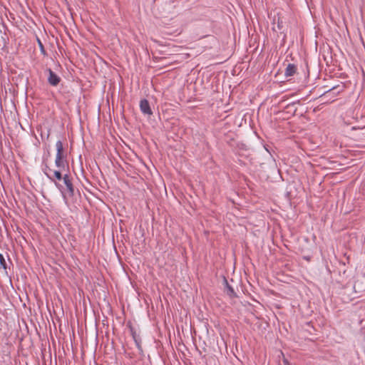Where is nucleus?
I'll return each instance as SVG.
<instances>
[{
    "label": "nucleus",
    "mask_w": 365,
    "mask_h": 365,
    "mask_svg": "<svg viewBox=\"0 0 365 365\" xmlns=\"http://www.w3.org/2000/svg\"><path fill=\"white\" fill-rule=\"evenodd\" d=\"M297 71V67L294 64L289 63L285 69L284 75L287 77L292 76Z\"/></svg>",
    "instance_id": "nucleus-6"
},
{
    "label": "nucleus",
    "mask_w": 365,
    "mask_h": 365,
    "mask_svg": "<svg viewBox=\"0 0 365 365\" xmlns=\"http://www.w3.org/2000/svg\"><path fill=\"white\" fill-rule=\"evenodd\" d=\"M56 155L55 160L56 166L59 168L60 170H64L66 167L68 166V163L65 160L64 150L61 140H58L56 143Z\"/></svg>",
    "instance_id": "nucleus-1"
},
{
    "label": "nucleus",
    "mask_w": 365,
    "mask_h": 365,
    "mask_svg": "<svg viewBox=\"0 0 365 365\" xmlns=\"http://www.w3.org/2000/svg\"><path fill=\"white\" fill-rule=\"evenodd\" d=\"M277 27L279 31H281L283 29V21L280 17L277 18Z\"/></svg>",
    "instance_id": "nucleus-10"
},
{
    "label": "nucleus",
    "mask_w": 365,
    "mask_h": 365,
    "mask_svg": "<svg viewBox=\"0 0 365 365\" xmlns=\"http://www.w3.org/2000/svg\"><path fill=\"white\" fill-rule=\"evenodd\" d=\"M48 73V82L50 85L56 86H57L61 78L58 76H57L51 68H48L46 70Z\"/></svg>",
    "instance_id": "nucleus-2"
},
{
    "label": "nucleus",
    "mask_w": 365,
    "mask_h": 365,
    "mask_svg": "<svg viewBox=\"0 0 365 365\" xmlns=\"http://www.w3.org/2000/svg\"><path fill=\"white\" fill-rule=\"evenodd\" d=\"M140 108L141 112L145 115H151L153 114L150 104L146 99H143L140 101Z\"/></svg>",
    "instance_id": "nucleus-3"
},
{
    "label": "nucleus",
    "mask_w": 365,
    "mask_h": 365,
    "mask_svg": "<svg viewBox=\"0 0 365 365\" xmlns=\"http://www.w3.org/2000/svg\"><path fill=\"white\" fill-rule=\"evenodd\" d=\"M61 170H55L53 171V175H54V177L58 180H61V179H63V176L62 175L61 173Z\"/></svg>",
    "instance_id": "nucleus-9"
},
{
    "label": "nucleus",
    "mask_w": 365,
    "mask_h": 365,
    "mask_svg": "<svg viewBox=\"0 0 365 365\" xmlns=\"http://www.w3.org/2000/svg\"><path fill=\"white\" fill-rule=\"evenodd\" d=\"M63 180L65 185L66 186L68 194L70 196H73L74 195V188L68 175L65 174L63 175Z\"/></svg>",
    "instance_id": "nucleus-4"
},
{
    "label": "nucleus",
    "mask_w": 365,
    "mask_h": 365,
    "mask_svg": "<svg viewBox=\"0 0 365 365\" xmlns=\"http://www.w3.org/2000/svg\"><path fill=\"white\" fill-rule=\"evenodd\" d=\"M130 334L132 335V337L138 347V349L141 350V339L138 334H137L136 331H135L134 328L132 327H130Z\"/></svg>",
    "instance_id": "nucleus-5"
},
{
    "label": "nucleus",
    "mask_w": 365,
    "mask_h": 365,
    "mask_svg": "<svg viewBox=\"0 0 365 365\" xmlns=\"http://www.w3.org/2000/svg\"><path fill=\"white\" fill-rule=\"evenodd\" d=\"M45 174H46V176H48L50 179L53 180V178H51V177L49 176V175L46 173V171H45Z\"/></svg>",
    "instance_id": "nucleus-13"
},
{
    "label": "nucleus",
    "mask_w": 365,
    "mask_h": 365,
    "mask_svg": "<svg viewBox=\"0 0 365 365\" xmlns=\"http://www.w3.org/2000/svg\"><path fill=\"white\" fill-rule=\"evenodd\" d=\"M37 41H38V46L40 48V51L41 52L45 55L46 54V51L44 49V47H43V45L42 43V42L41 41V40L39 38H37Z\"/></svg>",
    "instance_id": "nucleus-11"
},
{
    "label": "nucleus",
    "mask_w": 365,
    "mask_h": 365,
    "mask_svg": "<svg viewBox=\"0 0 365 365\" xmlns=\"http://www.w3.org/2000/svg\"><path fill=\"white\" fill-rule=\"evenodd\" d=\"M225 284V292L230 297H236V293L234 291V289L228 284V282L226 279H224Z\"/></svg>",
    "instance_id": "nucleus-7"
},
{
    "label": "nucleus",
    "mask_w": 365,
    "mask_h": 365,
    "mask_svg": "<svg viewBox=\"0 0 365 365\" xmlns=\"http://www.w3.org/2000/svg\"><path fill=\"white\" fill-rule=\"evenodd\" d=\"M0 265L4 269H6V262L2 254L0 253Z\"/></svg>",
    "instance_id": "nucleus-8"
},
{
    "label": "nucleus",
    "mask_w": 365,
    "mask_h": 365,
    "mask_svg": "<svg viewBox=\"0 0 365 365\" xmlns=\"http://www.w3.org/2000/svg\"><path fill=\"white\" fill-rule=\"evenodd\" d=\"M51 170V169L48 168V166L47 165H45V170Z\"/></svg>",
    "instance_id": "nucleus-12"
}]
</instances>
